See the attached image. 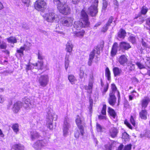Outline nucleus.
Returning a JSON list of instances; mask_svg holds the SVG:
<instances>
[{"mask_svg":"<svg viewBox=\"0 0 150 150\" xmlns=\"http://www.w3.org/2000/svg\"><path fill=\"white\" fill-rule=\"evenodd\" d=\"M39 83L40 85L44 87L47 86L49 81V78L48 75L44 74L41 75L40 77Z\"/></svg>","mask_w":150,"mask_h":150,"instance_id":"obj_8","label":"nucleus"},{"mask_svg":"<svg viewBox=\"0 0 150 150\" xmlns=\"http://www.w3.org/2000/svg\"><path fill=\"white\" fill-rule=\"evenodd\" d=\"M80 133L82 135L81 133L80 130L79 129H76L74 132V136L76 138H78L80 135Z\"/></svg>","mask_w":150,"mask_h":150,"instance_id":"obj_41","label":"nucleus"},{"mask_svg":"<svg viewBox=\"0 0 150 150\" xmlns=\"http://www.w3.org/2000/svg\"><path fill=\"white\" fill-rule=\"evenodd\" d=\"M70 54H67L66 55L65 59V69L66 71L68 68L69 66V63L70 61L69 60V58L70 57Z\"/></svg>","mask_w":150,"mask_h":150,"instance_id":"obj_23","label":"nucleus"},{"mask_svg":"<svg viewBox=\"0 0 150 150\" xmlns=\"http://www.w3.org/2000/svg\"><path fill=\"white\" fill-rule=\"evenodd\" d=\"M76 122L79 129L80 130L81 133L82 135H83L84 129L83 126L84 124V119L81 116L78 115L76 119Z\"/></svg>","mask_w":150,"mask_h":150,"instance_id":"obj_5","label":"nucleus"},{"mask_svg":"<svg viewBox=\"0 0 150 150\" xmlns=\"http://www.w3.org/2000/svg\"><path fill=\"white\" fill-rule=\"evenodd\" d=\"M126 35V32L125 30L122 29H120L118 33V37L122 39H124Z\"/></svg>","mask_w":150,"mask_h":150,"instance_id":"obj_25","label":"nucleus"},{"mask_svg":"<svg viewBox=\"0 0 150 150\" xmlns=\"http://www.w3.org/2000/svg\"><path fill=\"white\" fill-rule=\"evenodd\" d=\"M46 8V4L43 0H38V11H41V15L43 16L45 19L50 22H58L61 18L58 15L55 14L53 11L47 13L45 16L42 14Z\"/></svg>","mask_w":150,"mask_h":150,"instance_id":"obj_1","label":"nucleus"},{"mask_svg":"<svg viewBox=\"0 0 150 150\" xmlns=\"http://www.w3.org/2000/svg\"><path fill=\"white\" fill-rule=\"evenodd\" d=\"M23 100L24 103L23 106L25 109L28 110L32 107L30 100L28 97H25Z\"/></svg>","mask_w":150,"mask_h":150,"instance_id":"obj_12","label":"nucleus"},{"mask_svg":"<svg viewBox=\"0 0 150 150\" xmlns=\"http://www.w3.org/2000/svg\"><path fill=\"white\" fill-rule=\"evenodd\" d=\"M118 133V130L114 127H112L109 131V134L112 138H114L117 137Z\"/></svg>","mask_w":150,"mask_h":150,"instance_id":"obj_15","label":"nucleus"},{"mask_svg":"<svg viewBox=\"0 0 150 150\" xmlns=\"http://www.w3.org/2000/svg\"><path fill=\"white\" fill-rule=\"evenodd\" d=\"M38 137V133L37 131L35 130H33L30 132V138L32 141H34L37 140Z\"/></svg>","mask_w":150,"mask_h":150,"instance_id":"obj_21","label":"nucleus"},{"mask_svg":"<svg viewBox=\"0 0 150 150\" xmlns=\"http://www.w3.org/2000/svg\"><path fill=\"white\" fill-rule=\"evenodd\" d=\"M106 150H111L112 144H108L105 146Z\"/></svg>","mask_w":150,"mask_h":150,"instance_id":"obj_51","label":"nucleus"},{"mask_svg":"<svg viewBox=\"0 0 150 150\" xmlns=\"http://www.w3.org/2000/svg\"><path fill=\"white\" fill-rule=\"evenodd\" d=\"M40 136H42L44 137H45L46 136V133L45 132H41V133H40Z\"/></svg>","mask_w":150,"mask_h":150,"instance_id":"obj_63","label":"nucleus"},{"mask_svg":"<svg viewBox=\"0 0 150 150\" xmlns=\"http://www.w3.org/2000/svg\"><path fill=\"white\" fill-rule=\"evenodd\" d=\"M131 47L129 43L123 41L120 43V50H127Z\"/></svg>","mask_w":150,"mask_h":150,"instance_id":"obj_11","label":"nucleus"},{"mask_svg":"<svg viewBox=\"0 0 150 150\" xmlns=\"http://www.w3.org/2000/svg\"><path fill=\"white\" fill-rule=\"evenodd\" d=\"M70 127L69 119L67 117H66L64 118L62 129L64 136H66L68 134V130Z\"/></svg>","mask_w":150,"mask_h":150,"instance_id":"obj_7","label":"nucleus"},{"mask_svg":"<svg viewBox=\"0 0 150 150\" xmlns=\"http://www.w3.org/2000/svg\"><path fill=\"white\" fill-rule=\"evenodd\" d=\"M13 148L15 150H24V146L21 144H17L14 145Z\"/></svg>","mask_w":150,"mask_h":150,"instance_id":"obj_29","label":"nucleus"},{"mask_svg":"<svg viewBox=\"0 0 150 150\" xmlns=\"http://www.w3.org/2000/svg\"><path fill=\"white\" fill-rule=\"evenodd\" d=\"M113 18L112 17H110L109 19L108 22L106 23V24L107 25L109 26L110 25L111 23H112Z\"/></svg>","mask_w":150,"mask_h":150,"instance_id":"obj_48","label":"nucleus"},{"mask_svg":"<svg viewBox=\"0 0 150 150\" xmlns=\"http://www.w3.org/2000/svg\"><path fill=\"white\" fill-rule=\"evenodd\" d=\"M89 103L90 108H92L93 104V100L91 99H90L89 100Z\"/></svg>","mask_w":150,"mask_h":150,"instance_id":"obj_62","label":"nucleus"},{"mask_svg":"<svg viewBox=\"0 0 150 150\" xmlns=\"http://www.w3.org/2000/svg\"><path fill=\"white\" fill-rule=\"evenodd\" d=\"M130 122L133 126L135 127L136 125V122L134 118L132 116H131L130 119Z\"/></svg>","mask_w":150,"mask_h":150,"instance_id":"obj_42","label":"nucleus"},{"mask_svg":"<svg viewBox=\"0 0 150 150\" xmlns=\"http://www.w3.org/2000/svg\"><path fill=\"white\" fill-rule=\"evenodd\" d=\"M142 43L143 46L146 47H147V45L146 43L144 41L143 39H142Z\"/></svg>","mask_w":150,"mask_h":150,"instance_id":"obj_60","label":"nucleus"},{"mask_svg":"<svg viewBox=\"0 0 150 150\" xmlns=\"http://www.w3.org/2000/svg\"><path fill=\"white\" fill-rule=\"evenodd\" d=\"M98 117L99 119L100 120L106 119V115H104L103 116L101 115H100L98 116Z\"/></svg>","mask_w":150,"mask_h":150,"instance_id":"obj_55","label":"nucleus"},{"mask_svg":"<svg viewBox=\"0 0 150 150\" xmlns=\"http://www.w3.org/2000/svg\"><path fill=\"white\" fill-rule=\"evenodd\" d=\"M105 76L108 80H110L111 78L110 72L108 67L106 68L105 71Z\"/></svg>","mask_w":150,"mask_h":150,"instance_id":"obj_33","label":"nucleus"},{"mask_svg":"<svg viewBox=\"0 0 150 150\" xmlns=\"http://www.w3.org/2000/svg\"><path fill=\"white\" fill-rule=\"evenodd\" d=\"M106 105H104L103 106L101 113L103 115H106Z\"/></svg>","mask_w":150,"mask_h":150,"instance_id":"obj_43","label":"nucleus"},{"mask_svg":"<svg viewBox=\"0 0 150 150\" xmlns=\"http://www.w3.org/2000/svg\"><path fill=\"white\" fill-rule=\"evenodd\" d=\"M128 61L127 56L124 55L120 56L118 58V61L120 65L124 66Z\"/></svg>","mask_w":150,"mask_h":150,"instance_id":"obj_13","label":"nucleus"},{"mask_svg":"<svg viewBox=\"0 0 150 150\" xmlns=\"http://www.w3.org/2000/svg\"><path fill=\"white\" fill-rule=\"evenodd\" d=\"M45 57L41 52H38V70L45 71L49 69V66L47 63H45Z\"/></svg>","mask_w":150,"mask_h":150,"instance_id":"obj_4","label":"nucleus"},{"mask_svg":"<svg viewBox=\"0 0 150 150\" xmlns=\"http://www.w3.org/2000/svg\"><path fill=\"white\" fill-rule=\"evenodd\" d=\"M22 1L25 4H26L27 6H29V3L30 2V0H22Z\"/></svg>","mask_w":150,"mask_h":150,"instance_id":"obj_52","label":"nucleus"},{"mask_svg":"<svg viewBox=\"0 0 150 150\" xmlns=\"http://www.w3.org/2000/svg\"><path fill=\"white\" fill-rule=\"evenodd\" d=\"M148 11V9L145 6H143L141 8V13L143 15L145 14Z\"/></svg>","mask_w":150,"mask_h":150,"instance_id":"obj_40","label":"nucleus"},{"mask_svg":"<svg viewBox=\"0 0 150 150\" xmlns=\"http://www.w3.org/2000/svg\"><path fill=\"white\" fill-rule=\"evenodd\" d=\"M26 69V70L27 71L30 70L32 69V66L30 64L27 65Z\"/></svg>","mask_w":150,"mask_h":150,"instance_id":"obj_58","label":"nucleus"},{"mask_svg":"<svg viewBox=\"0 0 150 150\" xmlns=\"http://www.w3.org/2000/svg\"><path fill=\"white\" fill-rule=\"evenodd\" d=\"M100 51L97 49L93 50L91 52L89 55V59L93 60L94 57L96 53V52L97 54H98L100 53Z\"/></svg>","mask_w":150,"mask_h":150,"instance_id":"obj_22","label":"nucleus"},{"mask_svg":"<svg viewBox=\"0 0 150 150\" xmlns=\"http://www.w3.org/2000/svg\"><path fill=\"white\" fill-rule=\"evenodd\" d=\"M8 42L12 43H16L17 42V40L15 37L11 36L6 39Z\"/></svg>","mask_w":150,"mask_h":150,"instance_id":"obj_31","label":"nucleus"},{"mask_svg":"<svg viewBox=\"0 0 150 150\" xmlns=\"http://www.w3.org/2000/svg\"><path fill=\"white\" fill-rule=\"evenodd\" d=\"M124 123L125 125H126L127 126L129 127V129H132V127L131 126V125L127 121V120H125L124 121Z\"/></svg>","mask_w":150,"mask_h":150,"instance_id":"obj_50","label":"nucleus"},{"mask_svg":"<svg viewBox=\"0 0 150 150\" xmlns=\"http://www.w3.org/2000/svg\"><path fill=\"white\" fill-rule=\"evenodd\" d=\"M12 128L13 131L17 134L19 130L18 125V124H13L12 125Z\"/></svg>","mask_w":150,"mask_h":150,"instance_id":"obj_34","label":"nucleus"},{"mask_svg":"<svg viewBox=\"0 0 150 150\" xmlns=\"http://www.w3.org/2000/svg\"><path fill=\"white\" fill-rule=\"evenodd\" d=\"M147 112L146 110H142L139 113L140 117L142 119L146 120L147 118Z\"/></svg>","mask_w":150,"mask_h":150,"instance_id":"obj_28","label":"nucleus"},{"mask_svg":"<svg viewBox=\"0 0 150 150\" xmlns=\"http://www.w3.org/2000/svg\"><path fill=\"white\" fill-rule=\"evenodd\" d=\"M93 83V76L92 74L90 75L89 80V83L88 87V89L90 91V93L92 92L91 90L92 88Z\"/></svg>","mask_w":150,"mask_h":150,"instance_id":"obj_18","label":"nucleus"},{"mask_svg":"<svg viewBox=\"0 0 150 150\" xmlns=\"http://www.w3.org/2000/svg\"><path fill=\"white\" fill-rule=\"evenodd\" d=\"M116 98L115 94L113 93H110L109 94V97L108 99V101L109 104L112 106L114 105L116 103Z\"/></svg>","mask_w":150,"mask_h":150,"instance_id":"obj_14","label":"nucleus"},{"mask_svg":"<svg viewBox=\"0 0 150 150\" xmlns=\"http://www.w3.org/2000/svg\"><path fill=\"white\" fill-rule=\"evenodd\" d=\"M47 117V126L50 130H52L53 128V121L57 120V115L52 110H50L48 112Z\"/></svg>","mask_w":150,"mask_h":150,"instance_id":"obj_3","label":"nucleus"},{"mask_svg":"<svg viewBox=\"0 0 150 150\" xmlns=\"http://www.w3.org/2000/svg\"><path fill=\"white\" fill-rule=\"evenodd\" d=\"M33 147L35 149H37L38 148V143L37 142L35 143L33 145Z\"/></svg>","mask_w":150,"mask_h":150,"instance_id":"obj_59","label":"nucleus"},{"mask_svg":"<svg viewBox=\"0 0 150 150\" xmlns=\"http://www.w3.org/2000/svg\"><path fill=\"white\" fill-rule=\"evenodd\" d=\"M123 146L124 145L123 144H121L116 150H122L123 149Z\"/></svg>","mask_w":150,"mask_h":150,"instance_id":"obj_61","label":"nucleus"},{"mask_svg":"<svg viewBox=\"0 0 150 150\" xmlns=\"http://www.w3.org/2000/svg\"><path fill=\"white\" fill-rule=\"evenodd\" d=\"M112 71L115 76H120L122 72L121 69L118 67H115L113 68Z\"/></svg>","mask_w":150,"mask_h":150,"instance_id":"obj_19","label":"nucleus"},{"mask_svg":"<svg viewBox=\"0 0 150 150\" xmlns=\"http://www.w3.org/2000/svg\"><path fill=\"white\" fill-rule=\"evenodd\" d=\"M108 88V84H107L105 86L102 92L103 95H105L107 91Z\"/></svg>","mask_w":150,"mask_h":150,"instance_id":"obj_49","label":"nucleus"},{"mask_svg":"<svg viewBox=\"0 0 150 150\" xmlns=\"http://www.w3.org/2000/svg\"><path fill=\"white\" fill-rule=\"evenodd\" d=\"M47 142L44 139V140H39V142H38V147L39 146L41 147H42Z\"/></svg>","mask_w":150,"mask_h":150,"instance_id":"obj_38","label":"nucleus"},{"mask_svg":"<svg viewBox=\"0 0 150 150\" xmlns=\"http://www.w3.org/2000/svg\"><path fill=\"white\" fill-rule=\"evenodd\" d=\"M135 64L138 68L140 69H141L145 68L144 65L140 62H137Z\"/></svg>","mask_w":150,"mask_h":150,"instance_id":"obj_37","label":"nucleus"},{"mask_svg":"<svg viewBox=\"0 0 150 150\" xmlns=\"http://www.w3.org/2000/svg\"><path fill=\"white\" fill-rule=\"evenodd\" d=\"M1 37L0 36V48L5 49L6 48V44L4 41H1Z\"/></svg>","mask_w":150,"mask_h":150,"instance_id":"obj_35","label":"nucleus"},{"mask_svg":"<svg viewBox=\"0 0 150 150\" xmlns=\"http://www.w3.org/2000/svg\"><path fill=\"white\" fill-rule=\"evenodd\" d=\"M132 146L131 144H129L126 145L124 147L123 150H131Z\"/></svg>","mask_w":150,"mask_h":150,"instance_id":"obj_46","label":"nucleus"},{"mask_svg":"<svg viewBox=\"0 0 150 150\" xmlns=\"http://www.w3.org/2000/svg\"><path fill=\"white\" fill-rule=\"evenodd\" d=\"M108 112L110 115L114 118H115L116 117V114L115 111L112 108L110 107L108 108Z\"/></svg>","mask_w":150,"mask_h":150,"instance_id":"obj_27","label":"nucleus"},{"mask_svg":"<svg viewBox=\"0 0 150 150\" xmlns=\"http://www.w3.org/2000/svg\"><path fill=\"white\" fill-rule=\"evenodd\" d=\"M84 74V72L83 71L80 70V72L79 73V76L81 78H83Z\"/></svg>","mask_w":150,"mask_h":150,"instance_id":"obj_56","label":"nucleus"},{"mask_svg":"<svg viewBox=\"0 0 150 150\" xmlns=\"http://www.w3.org/2000/svg\"><path fill=\"white\" fill-rule=\"evenodd\" d=\"M109 26L106 24L103 27L102 31L104 32H106L108 29V27Z\"/></svg>","mask_w":150,"mask_h":150,"instance_id":"obj_53","label":"nucleus"},{"mask_svg":"<svg viewBox=\"0 0 150 150\" xmlns=\"http://www.w3.org/2000/svg\"><path fill=\"white\" fill-rule=\"evenodd\" d=\"M81 20L75 21L74 26L77 30L80 29L83 27H87L90 25L88 20V16L84 10H82L81 12Z\"/></svg>","mask_w":150,"mask_h":150,"instance_id":"obj_2","label":"nucleus"},{"mask_svg":"<svg viewBox=\"0 0 150 150\" xmlns=\"http://www.w3.org/2000/svg\"><path fill=\"white\" fill-rule=\"evenodd\" d=\"M29 47H26L25 45L24 47H21L20 48L17 50V52L18 53H21V54H23V51L24 50H29Z\"/></svg>","mask_w":150,"mask_h":150,"instance_id":"obj_30","label":"nucleus"},{"mask_svg":"<svg viewBox=\"0 0 150 150\" xmlns=\"http://www.w3.org/2000/svg\"><path fill=\"white\" fill-rule=\"evenodd\" d=\"M108 5V2L106 1L103 0L102 7V11L105 10Z\"/></svg>","mask_w":150,"mask_h":150,"instance_id":"obj_45","label":"nucleus"},{"mask_svg":"<svg viewBox=\"0 0 150 150\" xmlns=\"http://www.w3.org/2000/svg\"><path fill=\"white\" fill-rule=\"evenodd\" d=\"M68 79L72 84H74V81H76V78L72 75H69L68 76Z\"/></svg>","mask_w":150,"mask_h":150,"instance_id":"obj_32","label":"nucleus"},{"mask_svg":"<svg viewBox=\"0 0 150 150\" xmlns=\"http://www.w3.org/2000/svg\"><path fill=\"white\" fill-rule=\"evenodd\" d=\"M118 48V44L117 42H115L113 45L111 52V54L112 56H114L116 54Z\"/></svg>","mask_w":150,"mask_h":150,"instance_id":"obj_17","label":"nucleus"},{"mask_svg":"<svg viewBox=\"0 0 150 150\" xmlns=\"http://www.w3.org/2000/svg\"><path fill=\"white\" fill-rule=\"evenodd\" d=\"M150 102V98L147 97H144L141 101L142 106V108H146Z\"/></svg>","mask_w":150,"mask_h":150,"instance_id":"obj_16","label":"nucleus"},{"mask_svg":"<svg viewBox=\"0 0 150 150\" xmlns=\"http://www.w3.org/2000/svg\"><path fill=\"white\" fill-rule=\"evenodd\" d=\"M129 69L130 71H132L135 68V66L134 64L130 63L129 65L128 66Z\"/></svg>","mask_w":150,"mask_h":150,"instance_id":"obj_47","label":"nucleus"},{"mask_svg":"<svg viewBox=\"0 0 150 150\" xmlns=\"http://www.w3.org/2000/svg\"><path fill=\"white\" fill-rule=\"evenodd\" d=\"M74 19L72 17H69L67 19L63 20L62 23L64 25L69 27L72 25Z\"/></svg>","mask_w":150,"mask_h":150,"instance_id":"obj_9","label":"nucleus"},{"mask_svg":"<svg viewBox=\"0 0 150 150\" xmlns=\"http://www.w3.org/2000/svg\"><path fill=\"white\" fill-rule=\"evenodd\" d=\"M22 103L20 101H18L15 103L13 105L12 110L15 113L18 112L20 109L21 108Z\"/></svg>","mask_w":150,"mask_h":150,"instance_id":"obj_10","label":"nucleus"},{"mask_svg":"<svg viewBox=\"0 0 150 150\" xmlns=\"http://www.w3.org/2000/svg\"><path fill=\"white\" fill-rule=\"evenodd\" d=\"M134 95L133 94L130 95L129 96V100H132L134 98Z\"/></svg>","mask_w":150,"mask_h":150,"instance_id":"obj_64","label":"nucleus"},{"mask_svg":"<svg viewBox=\"0 0 150 150\" xmlns=\"http://www.w3.org/2000/svg\"><path fill=\"white\" fill-rule=\"evenodd\" d=\"M96 128L98 132H102L103 131V127L99 124L97 123L96 125Z\"/></svg>","mask_w":150,"mask_h":150,"instance_id":"obj_39","label":"nucleus"},{"mask_svg":"<svg viewBox=\"0 0 150 150\" xmlns=\"http://www.w3.org/2000/svg\"><path fill=\"white\" fill-rule=\"evenodd\" d=\"M73 46L71 42L68 41L66 45V51L69 53H71L72 50Z\"/></svg>","mask_w":150,"mask_h":150,"instance_id":"obj_20","label":"nucleus"},{"mask_svg":"<svg viewBox=\"0 0 150 150\" xmlns=\"http://www.w3.org/2000/svg\"><path fill=\"white\" fill-rule=\"evenodd\" d=\"M111 89L112 92L111 93H113L115 94L116 93L117 95V96L119 98H120V93L117 90V88L114 84H112L111 85Z\"/></svg>","mask_w":150,"mask_h":150,"instance_id":"obj_24","label":"nucleus"},{"mask_svg":"<svg viewBox=\"0 0 150 150\" xmlns=\"http://www.w3.org/2000/svg\"><path fill=\"white\" fill-rule=\"evenodd\" d=\"M129 41L133 44L135 43L136 41L135 36L132 35H130L129 38Z\"/></svg>","mask_w":150,"mask_h":150,"instance_id":"obj_36","label":"nucleus"},{"mask_svg":"<svg viewBox=\"0 0 150 150\" xmlns=\"http://www.w3.org/2000/svg\"><path fill=\"white\" fill-rule=\"evenodd\" d=\"M98 2V0H94V5L91 6L88 9V13L92 16H95L98 12L97 7Z\"/></svg>","mask_w":150,"mask_h":150,"instance_id":"obj_6","label":"nucleus"},{"mask_svg":"<svg viewBox=\"0 0 150 150\" xmlns=\"http://www.w3.org/2000/svg\"><path fill=\"white\" fill-rule=\"evenodd\" d=\"M85 33L84 30H82L79 31H74L73 33L76 37L82 38L83 37Z\"/></svg>","mask_w":150,"mask_h":150,"instance_id":"obj_26","label":"nucleus"},{"mask_svg":"<svg viewBox=\"0 0 150 150\" xmlns=\"http://www.w3.org/2000/svg\"><path fill=\"white\" fill-rule=\"evenodd\" d=\"M129 135L126 132H125L122 134V138L126 140L129 139Z\"/></svg>","mask_w":150,"mask_h":150,"instance_id":"obj_44","label":"nucleus"},{"mask_svg":"<svg viewBox=\"0 0 150 150\" xmlns=\"http://www.w3.org/2000/svg\"><path fill=\"white\" fill-rule=\"evenodd\" d=\"M145 136L148 138H150V131H147L145 134Z\"/></svg>","mask_w":150,"mask_h":150,"instance_id":"obj_57","label":"nucleus"},{"mask_svg":"<svg viewBox=\"0 0 150 150\" xmlns=\"http://www.w3.org/2000/svg\"><path fill=\"white\" fill-rule=\"evenodd\" d=\"M5 100L3 96L0 95V103H2Z\"/></svg>","mask_w":150,"mask_h":150,"instance_id":"obj_54","label":"nucleus"}]
</instances>
